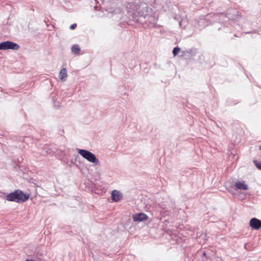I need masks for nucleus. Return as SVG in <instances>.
I'll use <instances>...</instances> for the list:
<instances>
[{"instance_id": "ddd939ff", "label": "nucleus", "mask_w": 261, "mask_h": 261, "mask_svg": "<svg viewBox=\"0 0 261 261\" xmlns=\"http://www.w3.org/2000/svg\"><path fill=\"white\" fill-rule=\"evenodd\" d=\"M254 163L256 167L258 169H261V163L260 162H258L257 161H254Z\"/></svg>"}, {"instance_id": "dca6fc26", "label": "nucleus", "mask_w": 261, "mask_h": 261, "mask_svg": "<svg viewBox=\"0 0 261 261\" xmlns=\"http://www.w3.org/2000/svg\"><path fill=\"white\" fill-rule=\"evenodd\" d=\"M25 261H34L32 259H27Z\"/></svg>"}, {"instance_id": "4468645a", "label": "nucleus", "mask_w": 261, "mask_h": 261, "mask_svg": "<svg viewBox=\"0 0 261 261\" xmlns=\"http://www.w3.org/2000/svg\"><path fill=\"white\" fill-rule=\"evenodd\" d=\"M76 24L74 23L70 26V29L71 30H73L76 28Z\"/></svg>"}, {"instance_id": "2eb2a0df", "label": "nucleus", "mask_w": 261, "mask_h": 261, "mask_svg": "<svg viewBox=\"0 0 261 261\" xmlns=\"http://www.w3.org/2000/svg\"><path fill=\"white\" fill-rule=\"evenodd\" d=\"M132 6H134V4H133L132 3H129L128 4V5L127 6V7L128 8L130 9L132 8Z\"/></svg>"}, {"instance_id": "20e7f679", "label": "nucleus", "mask_w": 261, "mask_h": 261, "mask_svg": "<svg viewBox=\"0 0 261 261\" xmlns=\"http://www.w3.org/2000/svg\"><path fill=\"white\" fill-rule=\"evenodd\" d=\"M133 218L135 222H143L148 219V216L144 213H140L134 215Z\"/></svg>"}, {"instance_id": "f8f14e48", "label": "nucleus", "mask_w": 261, "mask_h": 261, "mask_svg": "<svg viewBox=\"0 0 261 261\" xmlns=\"http://www.w3.org/2000/svg\"><path fill=\"white\" fill-rule=\"evenodd\" d=\"M180 50V48L178 47H176L174 48V49L173 50V54L174 56V57L176 56L179 53Z\"/></svg>"}, {"instance_id": "9b49d317", "label": "nucleus", "mask_w": 261, "mask_h": 261, "mask_svg": "<svg viewBox=\"0 0 261 261\" xmlns=\"http://www.w3.org/2000/svg\"><path fill=\"white\" fill-rule=\"evenodd\" d=\"M188 24V21L186 19H182L179 22V25L180 27L182 29H185L186 28L187 25Z\"/></svg>"}, {"instance_id": "f03ea898", "label": "nucleus", "mask_w": 261, "mask_h": 261, "mask_svg": "<svg viewBox=\"0 0 261 261\" xmlns=\"http://www.w3.org/2000/svg\"><path fill=\"white\" fill-rule=\"evenodd\" d=\"M77 151L83 158L88 162L93 163L96 165H99V160L96 158L95 154L90 151L82 149H77Z\"/></svg>"}, {"instance_id": "1a4fd4ad", "label": "nucleus", "mask_w": 261, "mask_h": 261, "mask_svg": "<svg viewBox=\"0 0 261 261\" xmlns=\"http://www.w3.org/2000/svg\"><path fill=\"white\" fill-rule=\"evenodd\" d=\"M208 24V23L205 20L204 18H201L197 21V27L199 29H202Z\"/></svg>"}, {"instance_id": "f3484780", "label": "nucleus", "mask_w": 261, "mask_h": 261, "mask_svg": "<svg viewBox=\"0 0 261 261\" xmlns=\"http://www.w3.org/2000/svg\"><path fill=\"white\" fill-rule=\"evenodd\" d=\"M259 149L261 150V145L259 146Z\"/></svg>"}, {"instance_id": "6e6552de", "label": "nucleus", "mask_w": 261, "mask_h": 261, "mask_svg": "<svg viewBox=\"0 0 261 261\" xmlns=\"http://www.w3.org/2000/svg\"><path fill=\"white\" fill-rule=\"evenodd\" d=\"M235 187L237 189L246 190L248 189V186L245 181H238L235 184Z\"/></svg>"}, {"instance_id": "9d476101", "label": "nucleus", "mask_w": 261, "mask_h": 261, "mask_svg": "<svg viewBox=\"0 0 261 261\" xmlns=\"http://www.w3.org/2000/svg\"><path fill=\"white\" fill-rule=\"evenodd\" d=\"M71 51L74 54H79L80 51V47L77 44L73 45L71 47Z\"/></svg>"}, {"instance_id": "423d86ee", "label": "nucleus", "mask_w": 261, "mask_h": 261, "mask_svg": "<svg viewBox=\"0 0 261 261\" xmlns=\"http://www.w3.org/2000/svg\"><path fill=\"white\" fill-rule=\"evenodd\" d=\"M122 197V194L120 192L116 190H114L112 191L111 193V198L113 201L118 202L121 200Z\"/></svg>"}, {"instance_id": "7ed1b4c3", "label": "nucleus", "mask_w": 261, "mask_h": 261, "mask_svg": "<svg viewBox=\"0 0 261 261\" xmlns=\"http://www.w3.org/2000/svg\"><path fill=\"white\" fill-rule=\"evenodd\" d=\"M19 45L13 42L6 41L0 43V50H18Z\"/></svg>"}, {"instance_id": "39448f33", "label": "nucleus", "mask_w": 261, "mask_h": 261, "mask_svg": "<svg viewBox=\"0 0 261 261\" xmlns=\"http://www.w3.org/2000/svg\"><path fill=\"white\" fill-rule=\"evenodd\" d=\"M249 225L252 228L258 230L261 227V220L256 218H252L249 222Z\"/></svg>"}, {"instance_id": "0eeeda50", "label": "nucleus", "mask_w": 261, "mask_h": 261, "mask_svg": "<svg viewBox=\"0 0 261 261\" xmlns=\"http://www.w3.org/2000/svg\"><path fill=\"white\" fill-rule=\"evenodd\" d=\"M67 77V71L65 68L61 69L59 73V77L62 82H65Z\"/></svg>"}, {"instance_id": "f257e3e1", "label": "nucleus", "mask_w": 261, "mask_h": 261, "mask_svg": "<svg viewBox=\"0 0 261 261\" xmlns=\"http://www.w3.org/2000/svg\"><path fill=\"white\" fill-rule=\"evenodd\" d=\"M29 199V195L24 194L21 191L17 190L9 194L6 199L9 201H14L17 203L23 202Z\"/></svg>"}]
</instances>
